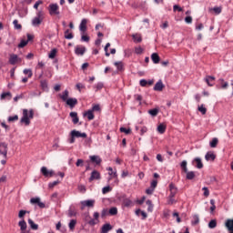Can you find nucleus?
<instances>
[{
    "label": "nucleus",
    "mask_w": 233,
    "mask_h": 233,
    "mask_svg": "<svg viewBox=\"0 0 233 233\" xmlns=\"http://www.w3.org/2000/svg\"><path fill=\"white\" fill-rule=\"evenodd\" d=\"M79 192H82V194H85L86 192V187L84 185L78 186Z\"/></svg>",
    "instance_id": "0e129e2a"
},
{
    "label": "nucleus",
    "mask_w": 233,
    "mask_h": 233,
    "mask_svg": "<svg viewBox=\"0 0 233 233\" xmlns=\"http://www.w3.org/2000/svg\"><path fill=\"white\" fill-rule=\"evenodd\" d=\"M109 214H110V216H116V214H117V208H111L110 209H109Z\"/></svg>",
    "instance_id": "8fccbe9b"
},
{
    "label": "nucleus",
    "mask_w": 233,
    "mask_h": 233,
    "mask_svg": "<svg viewBox=\"0 0 233 233\" xmlns=\"http://www.w3.org/2000/svg\"><path fill=\"white\" fill-rule=\"evenodd\" d=\"M30 119H34V109H30L29 114L28 109H24L23 116L20 119V123H25V125L28 127V125H30Z\"/></svg>",
    "instance_id": "f257e3e1"
},
{
    "label": "nucleus",
    "mask_w": 233,
    "mask_h": 233,
    "mask_svg": "<svg viewBox=\"0 0 233 233\" xmlns=\"http://www.w3.org/2000/svg\"><path fill=\"white\" fill-rule=\"evenodd\" d=\"M167 130V126H165L164 124H160L158 127H157V132L158 134H165Z\"/></svg>",
    "instance_id": "7c9ffc66"
},
{
    "label": "nucleus",
    "mask_w": 233,
    "mask_h": 233,
    "mask_svg": "<svg viewBox=\"0 0 233 233\" xmlns=\"http://www.w3.org/2000/svg\"><path fill=\"white\" fill-rule=\"evenodd\" d=\"M28 211H26V210H20L19 211V213H18V218H20V219H24L23 218H25V216L26 215V213H27Z\"/></svg>",
    "instance_id": "3c124183"
},
{
    "label": "nucleus",
    "mask_w": 233,
    "mask_h": 233,
    "mask_svg": "<svg viewBox=\"0 0 233 233\" xmlns=\"http://www.w3.org/2000/svg\"><path fill=\"white\" fill-rule=\"evenodd\" d=\"M123 205H124V207H131L132 200H130L129 198H124Z\"/></svg>",
    "instance_id": "79ce46f5"
},
{
    "label": "nucleus",
    "mask_w": 233,
    "mask_h": 233,
    "mask_svg": "<svg viewBox=\"0 0 233 233\" xmlns=\"http://www.w3.org/2000/svg\"><path fill=\"white\" fill-rule=\"evenodd\" d=\"M192 165L196 167V168H203V162L201 161V158L196 157L192 160Z\"/></svg>",
    "instance_id": "9b49d317"
},
{
    "label": "nucleus",
    "mask_w": 233,
    "mask_h": 233,
    "mask_svg": "<svg viewBox=\"0 0 233 233\" xmlns=\"http://www.w3.org/2000/svg\"><path fill=\"white\" fill-rule=\"evenodd\" d=\"M108 192H112V187L110 186L102 188V194H108Z\"/></svg>",
    "instance_id": "a18cd8bd"
},
{
    "label": "nucleus",
    "mask_w": 233,
    "mask_h": 233,
    "mask_svg": "<svg viewBox=\"0 0 233 233\" xmlns=\"http://www.w3.org/2000/svg\"><path fill=\"white\" fill-rule=\"evenodd\" d=\"M66 105H68V106H70V108H74V106H76V105H77V98H68L66 101Z\"/></svg>",
    "instance_id": "a211bd4d"
},
{
    "label": "nucleus",
    "mask_w": 233,
    "mask_h": 233,
    "mask_svg": "<svg viewBox=\"0 0 233 233\" xmlns=\"http://www.w3.org/2000/svg\"><path fill=\"white\" fill-rule=\"evenodd\" d=\"M135 53L137 54H143V48L141 46L135 48Z\"/></svg>",
    "instance_id": "774afa93"
},
{
    "label": "nucleus",
    "mask_w": 233,
    "mask_h": 233,
    "mask_svg": "<svg viewBox=\"0 0 233 233\" xmlns=\"http://www.w3.org/2000/svg\"><path fill=\"white\" fill-rule=\"evenodd\" d=\"M93 216L95 218H91L88 221V225L91 227H94V225H97V223H99V212H95Z\"/></svg>",
    "instance_id": "1a4fd4ad"
},
{
    "label": "nucleus",
    "mask_w": 233,
    "mask_h": 233,
    "mask_svg": "<svg viewBox=\"0 0 233 233\" xmlns=\"http://www.w3.org/2000/svg\"><path fill=\"white\" fill-rule=\"evenodd\" d=\"M76 88L77 89L78 92H81V90H83V88H85V86L82 83H77L76 85Z\"/></svg>",
    "instance_id": "13d9d810"
},
{
    "label": "nucleus",
    "mask_w": 233,
    "mask_h": 233,
    "mask_svg": "<svg viewBox=\"0 0 233 233\" xmlns=\"http://www.w3.org/2000/svg\"><path fill=\"white\" fill-rule=\"evenodd\" d=\"M56 185H59V180H56L48 184L49 188H54Z\"/></svg>",
    "instance_id": "e2e57ef3"
},
{
    "label": "nucleus",
    "mask_w": 233,
    "mask_h": 233,
    "mask_svg": "<svg viewBox=\"0 0 233 233\" xmlns=\"http://www.w3.org/2000/svg\"><path fill=\"white\" fill-rule=\"evenodd\" d=\"M23 72L29 78L32 77V76H34V73L32 72V69H24Z\"/></svg>",
    "instance_id": "49530a36"
},
{
    "label": "nucleus",
    "mask_w": 233,
    "mask_h": 233,
    "mask_svg": "<svg viewBox=\"0 0 233 233\" xmlns=\"http://www.w3.org/2000/svg\"><path fill=\"white\" fill-rule=\"evenodd\" d=\"M81 41H84L85 43H88V41H90V37L88 35H82Z\"/></svg>",
    "instance_id": "69168bd1"
},
{
    "label": "nucleus",
    "mask_w": 233,
    "mask_h": 233,
    "mask_svg": "<svg viewBox=\"0 0 233 233\" xmlns=\"http://www.w3.org/2000/svg\"><path fill=\"white\" fill-rule=\"evenodd\" d=\"M115 66H116L118 72H121L123 70V62H115Z\"/></svg>",
    "instance_id": "09e8293b"
},
{
    "label": "nucleus",
    "mask_w": 233,
    "mask_h": 233,
    "mask_svg": "<svg viewBox=\"0 0 233 233\" xmlns=\"http://www.w3.org/2000/svg\"><path fill=\"white\" fill-rule=\"evenodd\" d=\"M0 99L3 101L5 99H8V101H10V99H12V93L10 92H4L1 94L0 96Z\"/></svg>",
    "instance_id": "4be33fe9"
},
{
    "label": "nucleus",
    "mask_w": 233,
    "mask_h": 233,
    "mask_svg": "<svg viewBox=\"0 0 233 233\" xmlns=\"http://www.w3.org/2000/svg\"><path fill=\"white\" fill-rule=\"evenodd\" d=\"M56 55H57V49L54 48L50 51L48 57L49 59H54Z\"/></svg>",
    "instance_id": "c9c22d12"
},
{
    "label": "nucleus",
    "mask_w": 233,
    "mask_h": 233,
    "mask_svg": "<svg viewBox=\"0 0 233 233\" xmlns=\"http://www.w3.org/2000/svg\"><path fill=\"white\" fill-rule=\"evenodd\" d=\"M86 19H82L80 25H79V30L80 32H82V34H85V32H86Z\"/></svg>",
    "instance_id": "6ab92c4d"
},
{
    "label": "nucleus",
    "mask_w": 233,
    "mask_h": 233,
    "mask_svg": "<svg viewBox=\"0 0 233 233\" xmlns=\"http://www.w3.org/2000/svg\"><path fill=\"white\" fill-rule=\"evenodd\" d=\"M95 179H101V174L97 170L92 171L91 176L89 177V183H92V181H94Z\"/></svg>",
    "instance_id": "6e6552de"
},
{
    "label": "nucleus",
    "mask_w": 233,
    "mask_h": 233,
    "mask_svg": "<svg viewBox=\"0 0 233 233\" xmlns=\"http://www.w3.org/2000/svg\"><path fill=\"white\" fill-rule=\"evenodd\" d=\"M174 203H176V199H174V197L169 196L167 205H174Z\"/></svg>",
    "instance_id": "338daca9"
},
{
    "label": "nucleus",
    "mask_w": 233,
    "mask_h": 233,
    "mask_svg": "<svg viewBox=\"0 0 233 233\" xmlns=\"http://www.w3.org/2000/svg\"><path fill=\"white\" fill-rule=\"evenodd\" d=\"M148 114L150 116H152L153 117H156V116H157V114H159V109H157V108L150 109V110H148Z\"/></svg>",
    "instance_id": "72a5a7b5"
},
{
    "label": "nucleus",
    "mask_w": 233,
    "mask_h": 233,
    "mask_svg": "<svg viewBox=\"0 0 233 233\" xmlns=\"http://www.w3.org/2000/svg\"><path fill=\"white\" fill-rule=\"evenodd\" d=\"M134 43H141L143 41V38L139 34H134L132 35Z\"/></svg>",
    "instance_id": "bb28decb"
},
{
    "label": "nucleus",
    "mask_w": 233,
    "mask_h": 233,
    "mask_svg": "<svg viewBox=\"0 0 233 233\" xmlns=\"http://www.w3.org/2000/svg\"><path fill=\"white\" fill-rule=\"evenodd\" d=\"M80 203L82 205V210H83V208H85V207H94V204L96 203V200H92V199L83 200Z\"/></svg>",
    "instance_id": "4468645a"
},
{
    "label": "nucleus",
    "mask_w": 233,
    "mask_h": 233,
    "mask_svg": "<svg viewBox=\"0 0 233 233\" xmlns=\"http://www.w3.org/2000/svg\"><path fill=\"white\" fill-rule=\"evenodd\" d=\"M69 116L72 118V123L74 125H77L79 123V116H77V112H71Z\"/></svg>",
    "instance_id": "dca6fc26"
},
{
    "label": "nucleus",
    "mask_w": 233,
    "mask_h": 233,
    "mask_svg": "<svg viewBox=\"0 0 233 233\" xmlns=\"http://www.w3.org/2000/svg\"><path fill=\"white\" fill-rule=\"evenodd\" d=\"M89 159L92 163H96V165H101V157L99 156H90Z\"/></svg>",
    "instance_id": "f3484780"
},
{
    "label": "nucleus",
    "mask_w": 233,
    "mask_h": 233,
    "mask_svg": "<svg viewBox=\"0 0 233 233\" xmlns=\"http://www.w3.org/2000/svg\"><path fill=\"white\" fill-rule=\"evenodd\" d=\"M40 172L45 177H52L55 174L54 170H48L46 167H42Z\"/></svg>",
    "instance_id": "423d86ee"
},
{
    "label": "nucleus",
    "mask_w": 233,
    "mask_h": 233,
    "mask_svg": "<svg viewBox=\"0 0 233 233\" xmlns=\"http://www.w3.org/2000/svg\"><path fill=\"white\" fill-rule=\"evenodd\" d=\"M85 52H86V47L83 46H76L75 48V54H76V56H85Z\"/></svg>",
    "instance_id": "9d476101"
},
{
    "label": "nucleus",
    "mask_w": 233,
    "mask_h": 233,
    "mask_svg": "<svg viewBox=\"0 0 233 233\" xmlns=\"http://www.w3.org/2000/svg\"><path fill=\"white\" fill-rule=\"evenodd\" d=\"M204 81L207 83L208 86H214V82L216 81V77L212 76H207L204 78Z\"/></svg>",
    "instance_id": "ddd939ff"
},
{
    "label": "nucleus",
    "mask_w": 233,
    "mask_h": 233,
    "mask_svg": "<svg viewBox=\"0 0 233 233\" xmlns=\"http://www.w3.org/2000/svg\"><path fill=\"white\" fill-rule=\"evenodd\" d=\"M105 86L103 82H98L96 85L94 86L95 92H98V90H102V88Z\"/></svg>",
    "instance_id": "473e14b6"
},
{
    "label": "nucleus",
    "mask_w": 233,
    "mask_h": 233,
    "mask_svg": "<svg viewBox=\"0 0 233 233\" xmlns=\"http://www.w3.org/2000/svg\"><path fill=\"white\" fill-rule=\"evenodd\" d=\"M107 170L109 171V176L112 177H117V171L112 168V167H107Z\"/></svg>",
    "instance_id": "e433bc0d"
},
{
    "label": "nucleus",
    "mask_w": 233,
    "mask_h": 233,
    "mask_svg": "<svg viewBox=\"0 0 233 233\" xmlns=\"http://www.w3.org/2000/svg\"><path fill=\"white\" fill-rule=\"evenodd\" d=\"M198 112H201L202 115L205 116V114H207V107L202 104L198 106Z\"/></svg>",
    "instance_id": "de8ad7c7"
},
{
    "label": "nucleus",
    "mask_w": 233,
    "mask_h": 233,
    "mask_svg": "<svg viewBox=\"0 0 233 233\" xmlns=\"http://www.w3.org/2000/svg\"><path fill=\"white\" fill-rule=\"evenodd\" d=\"M185 174H186V179L192 180L194 179V177H196V172L194 171L187 170V172H185Z\"/></svg>",
    "instance_id": "b1692460"
},
{
    "label": "nucleus",
    "mask_w": 233,
    "mask_h": 233,
    "mask_svg": "<svg viewBox=\"0 0 233 233\" xmlns=\"http://www.w3.org/2000/svg\"><path fill=\"white\" fill-rule=\"evenodd\" d=\"M10 65H15L17 63V55H11L9 58Z\"/></svg>",
    "instance_id": "2f4dec72"
},
{
    "label": "nucleus",
    "mask_w": 233,
    "mask_h": 233,
    "mask_svg": "<svg viewBox=\"0 0 233 233\" xmlns=\"http://www.w3.org/2000/svg\"><path fill=\"white\" fill-rule=\"evenodd\" d=\"M151 59L155 65H157L160 61L159 55H157V53H153L151 55Z\"/></svg>",
    "instance_id": "393cba45"
},
{
    "label": "nucleus",
    "mask_w": 233,
    "mask_h": 233,
    "mask_svg": "<svg viewBox=\"0 0 233 233\" xmlns=\"http://www.w3.org/2000/svg\"><path fill=\"white\" fill-rule=\"evenodd\" d=\"M225 226L228 228V230H233V218L232 219L228 218L226 221Z\"/></svg>",
    "instance_id": "c85d7f7f"
},
{
    "label": "nucleus",
    "mask_w": 233,
    "mask_h": 233,
    "mask_svg": "<svg viewBox=\"0 0 233 233\" xmlns=\"http://www.w3.org/2000/svg\"><path fill=\"white\" fill-rule=\"evenodd\" d=\"M134 98L136 101H138L139 105H141V101H143V96L141 95H135Z\"/></svg>",
    "instance_id": "680f3d73"
},
{
    "label": "nucleus",
    "mask_w": 233,
    "mask_h": 233,
    "mask_svg": "<svg viewBox=\"0 0 233 233\" xmlns=\"http://www.w3.org/2000/svg\"><path fill=\"white\" fill-rule=\"evenodd\" d=\"M50 15H59V5L57 4L49 5Z\"/></svg>",
    "instance_id": "20e7f679"
},
{
    "label": "nucleus",
    "mask_w": 233,
    "mask_h": 233,
    "mask_svg": "<svg viewBox=\"0 0 233 233\" xmlns=\"http://www.w3.org/2000/svg\"><path fill=\"white\" fill-rule=\"evenodd\" d=\"M68 94H69L68 90L66 89V90L63 92V94L60 95V97H61L64 101L66 102V100L68 99Z\"/></svg>",
    "instance_id": "ea45409f"
},
{
    "label": "nucleus",
    "mask_w": 233,
    "mask_h": 233,
    "mask_svg": "<svg viewBox=\"0 0 233 233\" xmlns=\"http://www.w3.org/2000/svg\"><path fill=\"white\" fill-rule=\"evenodd\" d=\"M44 17H45V13L43 12V10L38 11L36 13V16L35 18H33V20H32V25L39 26V25H41V23H43Z\"/></svg>",
    "instance_id": "f03ea898"
},
{
    "label": "nucleus",
    "mask_w": 233,
    "mask_h": 233,
    "mask_svg": "<svg viewBox=\"0 0 233 233\" xmlns=\"http://www.w3.org/2000/svg\"><path fill=\"white\" fill-rule=\"evenodd\" d=\"M92 112H99L101 110V107L99 105H95L92 106V109H90Z\"/></svg>",
    "instance_id": "bf43d9fd"
},
{
    "label": "nucleus",
    "mask_w": 233,
    "mask_h": 233,
    "mask_svg": "<svg viewBox=\"0 0 233 233\" xmlns=\"http://www.w3.org/2000/svg\"><path fill=\"white\" fill-rule=\"evenodd\" d=\"M112 229V225L105 224L102 226L101 233H108Z\"/></svg>",
    "instance_id": "5701e85b"
},
{
    "label": "nucleus",
    "mask_w": 233,
    "mask_h": 233,
    "mask_svg": "<svg viewBox=\"0 0 233 233\" xmlns=\"http://www.w3.org/2000/svg\"><path fill=\"white\" fill-rule=\"evenodd\" d=\"M77 223V220L76 219H71L69 224H68V227L70 228V230H74V228H76V225Z\"/></svg>",
    "instance_id": "f704fd0d"
},
{
    "label": "nucleus",
    "mask_w": 233,
    "mask_h": 233,
    "mask_svg": "<svg viewBox=\"0 0 233 233\" xmlns=\"http://www.w3.org/2000/svg\"><path fill=\"white\" fill-rule=\"evenodd\" d=\"M76 167H84L85 165V160L79 158L76 160Z\"/></svg>",
    "instance_id": "4d7b16f0"
},
{
    "label": "nucleus",
    "mask_w": 233,
    "mask_h": 233,
    "mask_svg": "<svg viewBox=\"0 0 233 233\" xmlns=\"http://www.w3.org/2000/svg\"><path fill=\"white\" fill-rule=\"evenodd\" d=\"M76 214L77 212H76L72 208L68 209V213H67L68 218H74L76 216Z\"/></svg>",
    "instance_id": "a19ab883"
},
{
    "label": "nucleus",
    "mask_w": 233,
    "mask_h": 233,
    "mask_svg": "<svg viewBox=\"0 0 233 233\" xmlns=\"http://www.w3.org/2000/svg\"><path fill=\"white\" fill-rule=\"evenodd\" d=\"M120 132L128 135L132 130L130 128L127 129L126 127H120Z\"/></svg>",
    "instance_id": "6e6d98bb"
},
{
    "label": "nucleus",
    "mask_w": 233,
    "mask_h": 233,
    "mask_svg": "<svg viewBox=\"0 0 233 233\" xmlns=\"http://www.w3.org/2000/svg\"><path fill=\"white\" fill-rule=\"evenodd\" d=\"M218 138L215 137L212 139V141H210L209 147L211 148H216V147H218Z\"/></svg>",
    "instance_id": "58836bf2"
},
{
    "label": "nucleus",
    "mask_w": 233,
    "mask_h": 233,
    "mask_svg": "<svg viewBox=\"0 0 233 233\" xmlns=\"http://www.w3.org/2000/svg\"><path fill=\"white\" fill-rule=\"evenodd\" d=\"M208 227H209V228H216V227H218V222L216 221V219H212L208 223Z\"/></svg>",
    "instance_id": "c03bdc74"
},
{
    "label": "nucleus",
    "mask_w": 233,
    "mask_h": 233,
    "mask_svg": "<svg viewBox=\"0 0 233 233\" xmlns=\"http://www.w3.org/2000/svg\"><path fill=\"white\" fill-rule=\"evenodd\" d=\"M71 137H84L86 138V133H81V131H77L76 129L72 130L70 133Z\"/></svg>",
    "instance_id": "0eeeda50"
},
{
    "label": "nucleus",
    "mask_w": 233,
    "mask_h": 233,
    "mask_svg": "<svg viewBox=\"0 0 233 233\" xmlns=\"http://www.w3.org/2000/svg\"><path fill=\"white\" fill-rule=\"evenodd\" d=\"M18 227H20V230L21 232H26V221H25V218H22L19 222H18Z\"/></svg>",
    "instance_id": "412c9836"
},
{
    "label": "nucleus",
    "mask_w": 233,
    "mask_h": 233,
    "mask_svg": "<svg viewBox=\"0 0 233 233\" xmlns=\"http://www.w3.org/2000/svg\"><path fill=\"white\" fill-rule=\"evenodd\" d=\"M173 218H176L177 223H181V218H179V213L174 212L173 213Z\"/></svg>",
    "instance_id": "052dcab7"
},
{
    "label": "nucleus",
    "mask_w": 233,
    "mask_h": 233,
    "mask_svg": "<svg viewBox=\"0 0 233 233\" xmlns=\"http://www.w3.org/2000/svg\"><path fill=\"white\" fill-rule=\"evenodd\" d=\"M40 86L45 92H48V82L46 80H41Z\"/></svg>",
    "instance_id": "a878e982"
},
{
    "label": "nucleus",
    "mask_w": 233,
    "mask_h": 233,
    "mask_svg": "<svg viewBox=\"0 0 233 233\" xmlns=\"http://www.w3.org/2000/svg\"><path fill=\"white\" fill-rule=\"evenodd\" d=\"M13 25L16 30H21V25L19 24V21L14 20Z\"/></svg>",
    "instance_id": "603ef678"
},
{
    "label": "nucleus",
    "mask_w": 233,
    "mask_h": 233,
    "mask_svg": "<svg viewBox=\"0 0 233 233\" xmlns=\"http://www.w3.org/2000/svg\"><path fill=\"white\" fill-rule=\"evenodd\" d=\"M0 154L6 159L8 156V144L5 142H0Z\"/></svg>",
    "instance_id": "7ed1b4c3"
},
{
    "label": "nucleus",
    "mask_w": 233,
    "mask_h": 233,
    "mask_svg": "<svg viewBox=\"0 0 233 233\" xmlns=\"http://www.w3.org/2000/svg\"><path fill=\"white\" fill-rule=\"evenodd\" d=\"M26 45H28V41L26 40H22L20 42V44L18 45V48H25V46H26Z\"/></svg>",
    "instance_id": "864d4df0"
},
{
    "label": "nucleus",
    "mask_w": 233,
    "mask_h": 233,
    "mask_svg": "<svg viewBox=\"0 0 233 233\" xmlns=\"http://www.w3.org/2000/svg\"><path fill=\"white\" fill-rule=\"evenodd\" d=\"M31 205H37L39 208H45L46 205L44 202H41V198L39 197L32 198L30 199Z\"/></svg>",
    "instance_id": "39448f33"
},
{
    "label": "nucleus",
    "mask_w": 233,
    "mask_h": 233,
    "mask_svg": "<svg viewBox=\"0 0 233 233\" xmlns=\"http://www.w3.org/2000/svg\"><path fill=\"white\" fill-rule=\"evenodd\" d=\"M84 116H86V117H87V119L89 120V121H92V119H94V112L93 111H91L90 109L89 110H87L85 114H84Z\"/></svg>",
    "instance_id": "c756f323"
},
{
    "label": "nucleus",
    "mask_w": 233,
    "mask_h": 233,
    "mask_svg": "<svg viewBox=\"0 0 233 233\" xmlns=\"http://www.w3.org/2000/svg\"><path fill=\"white\" fill-rule=\"evenodd\" d=\"M206 161H214L216 159V155L212 151H208L205 156Z\"/></svg>",
    "instance_id": "aec40b11"
},
{
    "label": "nucleus",
    "mask_w": 233,
    "mask_h": 233,
    "mask_svg": "<svg viewBox=\"0 0 233 233\" xmlns=\"http://www.w3.org/2000/svg\"><path fill=\"white\" fill-rule=\"evenodd\" d=\"M18 119H19V116L15 115V116H9V117L7 118V121H8L9 123H14V121H17Z\"/></svg>",
    "instance_id": "37998d69"
},
{
    "label": "nucleus",
    "mask_w": 233,
    "mask_h": 233,
    "mask_svg": "<svg viewBox=\"0 0 233 233\" xmlns=\"http://www.w3.org/2000/svg\"><path fill=\"white\" fill-rule=\"evenodd\" d=\"M169 196L171 198H175L176 197V194H177V187H176V186L174 184H169Z\"/></svg>",
    "instance_id": "2eb2a0df"
},
{
    "label": "nucleus",
    "mask_w": 233,
    "mask_h": 233,
    "mask_svg": "<svg viewBox=\"0 0 233 233\" xmlns=\"http://www.w3.org/2000/svg\"><path fill=\"white\" fill-rule=\"evenodd\" d=\"M187 160H183L180 164V167L182 168L183 172H187L188 171V167H187Z\"/></svg>",
    "instance_id": "4c0bfd02"
},
{
    "label": "nucleus",
    "mask_w": 233,
    "mask_h": 233,
    "mask_svg": "<svg viewBox=\"0 0 233 233\" xmlns=\"http://www.w3.org/2000/svg\"><path fill=\"white\" fill-rule=\"evenodd\" d=\"M164 88L165 85L163 84L162 80H158L154 86V90L156 92H162Z\"/></svg>",
    "instance_id": "f8f14e48"
},
{
    "label": "nucleus",
    "mask_w": 233,
    "mask_h": 233,
    "mask_svg": "<svg viewBox=\"0 0 233 233\" xmlns=\"http://www.w3.org/2000/svg\"><path fill=\"white\" fill-rule=\"evenodd\" d=\"M28 225L30 226V228H32V230H37V228H39V225L35 224L32 218L28 219Z\"/></svg>",
    "instance_id": "cd10ccee"
},
{
    "label": "nucleus",
    "mask_w": 233,
    "mask_h": 233,
    "mask_svg": "<svg viewBox=\"0 0 233 233\" xmlns=\"http://www.w3.org/2000/svg\"><path fill=\"white\" fill-rule=\"evenodd\" d=\"M198 223H199V216L195 215V216L193 217L192 225H198Z\"/></svg>",
    "instance_id": "5fc2aeb1"
}]
</instances>
